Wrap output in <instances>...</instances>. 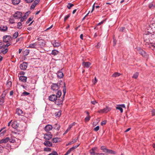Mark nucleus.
I'll list each match as a JSON object with an SVG mask.
<instances>
[{"instance_id":"nucleus-3","label":"nucleus","mask_w":155,"mask_h":155,"mask_svg":"<svg viewBox=\"0 0 155 155\" xmlns=\"http://www.w3.org/2000/svg\"><path fill=\"white\" fill-rule=\"evenodd\" d=\"M37 39L38 40V41L37 42V45L39 47L42 48L45 45L46 42L45 40L42 39H39V38Z\"/></svg>"},{"instance_id":"nucleus-60","label":"nucleus","mask_w":155,"mask_h":155,"mask_svg":"<svg viewBox=\"0 0 155 155\" xmlns=\"http://www.w3.org/2000/svg\"><path fill=\"white\" fill-rule=\"evenodd\" d=\"M40 2V0H35L34 1V3L36 5L38 4Z\"/></svg>"},{"instance_id":"nucleus-58","label":"nucleus","mask_w":155,"mask_h":155,"mask_svg":"<svg viewBox=\"0 0 155 155\" xmlns=\"http://www.w3.org/2000/svg\"><path fill=\"white\" fill-rule=\"evenodd\" d=\"M34 0H25V1L27 3H30L32 2Z\"/></svg>"},{"instance_id":"nucleus-27","label":"nucleus","mask_w":155,"mask_h":155,"mask_svg":"<svg viewBox=\"0 0 155 155\" xmlns=\"http://www.w3.org/2000/svg\"><path fill=\"white\" fill-rule=\"evenodd\" d=\"M53 128L54 129H56L58 130L60 128V126L59 124H56L54 125Z\"/></svg>"},{"instance_id":"nucleus-46","label":"nucleus","mask_w":155,"mask_h":155,"mask_svg":"<svg viewBox=\"0 0 155 155\" xmlns=\"http://www.w3.org/2000/svg\"><path fill=\"white\" fill-rule=\"evenodd\" d=\"M4 102V97H2L0 98V102L1 104H3Z\"/></svg>"},{"instance_id":"nucleus-34","label":"nucleus","mask_w":155,"mask_h":155,"mask_svg":"<svg viewBox=\"0 0 155 155\" xmlns=\"http://www.w3.org/2000/svg\"><path fill=\"white\" fill-rule=\"evenodd\" d=\"M120 75V74L117 72L114 73L112 75V77H116L119 76Z\"/></svg>"},{"instance_id":"nucleus-35","label":"nucleus","mask_w":155,"mask_h":155,"mask_svg":"<svg viewBox=\"0 0 155 155\" xmlns=\"http://www.w3.org/2000/svg\"><path fill=\"white\" fill-rule=\"evenodd\" d=\"M9 23L11 24H13L15 23V20L13 18H10L9 20Z\"/></svg>"},{"instance_id":"nucleus-11","label":"nucleus","mask_w":155,"mask_h":155,"mask_svg":"<svg viewBox=\"0 0 155 155\" xmlns=\"http://www.w3.org/2000/svg\"><path fill=\"white\" fill-rule=\"evenodd\" d=\"M51 43L54 47H58L61 45L60 43L58 41L52 40L51 41Z\"/></svg>"},{"instance_id":"nucleus-36","label":"nucleus","mask_w":155,"mask_h":155,"mask_svg":"<svg viewBox=\"0 0 155 155\" xmlns=\"http://www.w3.org/2000/svg\"><path fill=\"white\" fill-rule=\"evenodd\" d=\"M139 75V73L136 72L134 73L132 76V78L135 79H136Z\"/></svg>"},{"instance_id":"nucleus-52","label":"nucleus","mask_w":155,"mask_h":155,"mask_svg":"<svg viewBox=\"0 0 155 155\" xmlns=\"http://www.w3.org/2000/svg\"><path fill=\"white\" fill-rule=\"evenodd\" d=\"M11 44V42H7V43L5 45V48H7Z\"/></svg>"},{"instance_id":"nucleus-26","label":"nucleus","mask_w":155,"mask_h":155,"mask_svg":"<svg viewBox=\"0 0 155 155\" xmlns=\"http://www.w3.org/2000/svg\"><path fill=\"white\" fill-rule=\"evenodd\" d=\"M146 45H149V47H155V44L153 43H151L150 42H146Z\"/></svg>"},{"instance_id":"nucleus-10","label":"nucleus","mask_w":155,"mask_h":155,"mask_svg":"<svg viewBox=\"0 0 155 155\" xmlns=\"http://www.w3.org/2000/svg\"><path fill=\"white\" fill-rule=\"evenodd\" d=\"M28 65V63L26 62H23L19 66L21 69L22 70H25L27 68Z\"/></svg>"},{"instance_id":"nucleus-37","label":"nucleus","mask_w":155,"mask_h":155,"mask_svg":"<svg viewBox=\"0 0 155 155\" xmlns=\"http://www.w3.org/2000/svg\"><path fill=\"white\" fill-rule=\"evenodd\" d=\"M150 32L151 31H150L147 29V30L145 31V34L146 35H153V34H152Z\"/></svg>"},{"instance_id":"nucleus-55","label":"nucleus","mask_w":155,"mask_h":155,"mask_svg":"<svg viewBox=\"0 0 155 155\" xmlns=\"http://www.w3.org/2000/svg\"><path fill=\"white\" fill-rule=\"evenodd\" d=\"M79 144H78V145H76V146H73V147H72L71 148V149H72V150H73L74 149H75V148H77L79 146Z\"/></svg>"},{"instance_id":"nucleus-29","label":"nucleus","mask_w":155,"mask_h":155,"mask_svg":"<svg viewBox=\"0 0 155 155\" xmlns=\"http://www.w3.org/2000/svg\"><path fill=\"white\" fill-rule=\"evenodd\" d=\"M149 8L151 9L155 7V4L153 2L150 3L149 5Z\"/></svg>"},{"instance_id":"nucleus-51","label":"nucleus","mask_w":155,"mask_h":155,"mask_svg":"<svg viewBox=\"0 0 155 155\" xmlns=\"http://www.w3.org/2000/svg\"><path fill=\"white\" fill-rule=\"evenodd\" d=\"M78 137L77 138H75L74 139H73V140H72V141H71V143H74L76 142L78 140Z\"/></svg>"},{"instance_id":"nucleus-18","label":"nucleus","mask_w":155,"mask_h":155,"mask_svg":"<svg viewBox=\"0 0 155 155\" xmlns=\"http://www.w3.org/2000/svg\"><path fill=\"white\" fill-rule=\"evenodd\" d=\"M57 77L60 78H63L64 74L62 72L60 71H58L57 74Z\"/></svg>"},{"instance_id":"nucleus-7","label":"nucleus","mask_w":155,"mask_h":155,"mask_svg":"<svg viewBox=\"0 0 155 155\" xmlns=\"http://www.w3.org/2000/svg\"><path fill=\"white\" fill-rule=\"evenodd\" d=\"M64 98H57L55 101V103L56 104L58 105L59 106H60L63 104V102L64 100Z\"/></svg>"},{"instance_id":"nucleus-28","label":"nucleus","mask_w":155,"mask_h":155,"mask_svg":"<svg viewBox=\"0 0 155 155\" xmlns=\"http://www.w3.org/2000/svg\"><path fill=\"white\" fill-rule=\"evenodd\" d=\"M12 3L14 5L18 4L20 2V0H12Z\"/></svg>"},{"instance_id":"nucleus-30","label":"nucleus","mask_w":155,"mask_h":155,"mask_svg":"<svg viewBox=\"0 0 155 155\" xmlns=\"http://www.w3.org/2000/svg\"><path fill=\"white\" fill-rule=\"evenodd\" d=\"M30 52L29 49H26L23 52V55L24 56H26L28 55Z\"/></svg>"},{"instance_id":"nucleus-53","label":"nucleus","mask_w":155,"mask_h":155,"mask_svg":"<svg viewBox=\"0 0 155 155\" xmlns=\"http://www.w3.org/2000/svg\"><path fill=\"white\" fill-rule=\"evenodd\" d=\"M99 126H97L94 129V130L95 131H98L99 129Z\"/></svg>"},{"instance_id":"nucleus-42","label":"nucleus","mask_w":155,"mask_h":155,"mask_svg":"<svg viewBox=\"0 0 155 155\" xmlns=\"http://www.w3.org/2000/svg\"><path fill=\"white\" fill-rule=\"evenodd\" d=\"M101 150H103V152H106L107 150V149L105 148L104 146H101Z\"/></svg>"},{"instance_id":"nucleus-62","label":"nucleus","mask_w":155,"mask_h":155,"mask_svg":"<svg viewBox=\"0 0 155 155\" xmlns=\"http://www.w3.org/2000/svg\"><path fill=\"white\" fill-rule=\"evenodd\" d=\"M145 52L144 51H143L142 50L140 51V54L141 55L143 56V54H144Z\"/></svg>"},{"instance_id":"nucleus-14","label":"nucleus","mask_w":155,"mask_h":155,"mask_svg":"<svg viewBox=\"0 0 155 155\" xmlns=\"http://www.w3.org/2000/svg\"><path fill=\"white\" fill-rule=\"evenodd\" d=\"M43 144L47 147H50L52 146L51 142L49 140H45L43 143Z\"/></svg>"},{"instance_id":"nucleus-12","label":"nucleus","mask_w":155,"mask_h":155,"mask_svg":"<svg viewBox=\"0 0 155 155\" xmlns=\"http://www.w3.org/2000/svg\"><path fill=\"white\" fill-rule=\"evenodd\" d=\"M122 108H125V106L124 104H119L117 105L116 109L119 110L120 111L121 113L123 112V109Z\"/></svg>"},{"instance_id":"nucleus-19","label":"nucleus","mask_w":155,"mask_h":155,"mask_svg":"<svg viewBox=\"0 0 155 155\" xmlns=\"http://www.w3.org/2000/svg\"><path fill=\"white\" fill-rule=\"evenodd\" d=\"M8 29V27L6 26L1 25L0 27V30L2 31H5Z\"/></svg>"},{"instance_id":"nucleus-48","label":"nucleus","mask_w":155,"mask_h":155,"mask_svg":"<svg viewBox=\"0 0 155 155\" xmlns=\"http://www.w3.org/2000/svg\"><path fill=\"white\" fill-rule=\"evenodd\" d=\"M7 86V87H10L12 85V82L11 81H8L6 84Z\"/></svg>"},{"instance_id":"nucleus-25","label":"nucleus","mask_w":155,"mask_h":155,"mask_svg":"<svg viewBox=\"0 0 155 155\" xmlns=\"http://www.w3.org/2000/svg\"><path fill=\"white\" fill-rule=\"evenodd\" d=\"M59 52L56 50H53L51 52V54L54 56H55L59 53Z\"/></svg>"},{"instance_id":"nucleus-43","label":"nucleus","mask_w":155,"mask_h":155,"mask_svg":"<svg viewBox=\"0 0 155 155\" xmlns=\"http://www.w3.org/2000/svg\"><path fill=\"white\" fill-rule=\"evenodd\" d=\"M91 117L89 116H87L85 118V120L86 121H89Z\"/></svg>"},{"instance_id":"nucleus-21","label":"nucleus","mask_w":155,"mask_h":155,"mask_svg":"<svg viewBox=\"0 0 155 155\" xmlns=\"http://www.w3.org/2000/svg\"><path fill=\"white\" fill-rule=\"evenodd\" d=\"M37 45H38L37 42H36L34 43L30 44L28 47L31 48H36V46Z\"/></svg>"},{"instance_id":"nucleus-59","label":"nucleus","mask_w":155,"mask_h":155,"mask_svg":"<svg viewBox=\"0 0 155 155\" xmlns=\"http://www.w3.org/2000/svg\"><path fill=\"white\" fill-rule=\"evenodd\" d=\"M75 125V123H73L69 125L68 127V128L71 129V128L72 127V126Z\"/></svg>"},{"instance_id":"nucleus-61","label":"nucleus","mask_w":155,"mask_h":155,"mask_svg":"<svg viewBox=\"0 0 155 155\" xmlns=\"http://www.w3.org/2000/svg\"><path fill=\"white\" fill-rule=\"evenodd\" d=\"M106 123V121L105 120L103 121L101 123V125H105Z\"/></svg>"},{"instance_id":"nucleus-31","label":"nucleus","mask_w":155,"mask_h":155,"mask_svg":"<svg viewBox=\"0 0 155 155\" xmlns=\"http://www.w3.org/2000/svg\"><path fill=\"white\" fill-rule=\"evenodd\" d=\"M106 152L107 153H110V154H115L116 153L115 151H114L112 150H109V149H108L107 150Z\"/></svg>"},{"instance_id":"nucleus-1","label":"nucleus","mask_w":155,"mask_h":155,"mask_svg":"<svg viewBox=\"0 0 155 155\" xmlns=\"http://www.w3.org/2000/svg\"><path fill=\"white\" fill-rule=\"evenodd\" d=\"M61 95V90L58 91L56 94H52L49 97V100L52 101H54L57 98H59Z\"/></svg>"},{"instance_id":"nucleus-2","label":"nucleus","mask_w":155,"mask_h":155,"mask_svg":"<svg viewBox=\"0 0 155 155\" xmlns=\"http://www.w3.org/2000/svg\"><path fill=\"white\" fill-rule=\"evenodd\" d=\"M8 51L7 48H5V45L2 42H0V53H2L3 54H6Z\"/></svg>"},{"instance_id":"nucleus-15","label":"nucleus","mask_w":155,"mask_h":155,"mask_svg":"<svg viewBox=\"0 0 155 155\" xmlns=\"http://www.w3.org/2000/svg\"><path fill=\"white\" fill-rule=\"evenodd\" d=\"M27 79V77L25 76H20L19 78V80L22 82H26Z\"/></svg>"},{"instance_id":"nucleus-49","label":"nucleus","mask_w":155,"mask_h":155,"mask_svg":"<svg viewBox=\"0 0 155 155\" xmlns=\"http://www.w3.org/2000/svg\"><path fill=\"white\" fill-rule=\"evenodd\" d=\"M36 5H36L33 2L30 8L31 9H34L35 8Z\"/></svg>"},{"instance_id":"nucleus-16","label":"nucleus","mask_w":155,"mask_h":155,"mask_svg":"<svg viewBox=\"0 0 155 155\" xmlns=\"http://www.w3.org/2000/svg\"><path fill=\"white\" fill-rule=\"evenodd\" d=\"M82 65L84 66V68H88L91 65V63L88 62H83Z\"/></svg>"},{"instance_id":"nucleus-63","label":"nucleus","mask_w":155,"mask_h":155,"mask_svg":"<svg viewBox=\"0 0 155 155\" xmlns=\"http://www.w3.org/2000/svg\"><path fill=\"white\" fill-rule=\"evenodd\" d=\"M124 27H122L120 28V31H121L123 32L124 31Z\"/></svg>"},{"instance_id":"nucleus-4","label":"nucleus","mask_w":155,"mask_h":155,"mask_svg":"<svg viewBox=\"0 0 155 155\" xmlns=\"http://www.w3.org/2000/svg\"><path fill=\"white\" fill-rule=\"evenodd\" d=\"M60 86V84L58 83L57 84H53L51 85V88L53 91H58Z\"/></svg>"},{"instance_id":"nucleus-20","label":"nucleus","mask_w":155,"mask_h":155,"mask_svg":"<svg viewBox=\"0 0 155 155\" xmlns=\"http://www.w3.org/2000/svg\"><path fill=\"white\" fill-rule=\"evenodd\" d=\"M9 138L7 137L3 139L0 140V143H6L9 141Z\"/></svg>"},{"instance_id":"nucleus-6","label":"nucleus","mask_w":155,"mask_h":155,"mask_svg":"<svg viewBox=\"0 0 155 155\" xmlns=\"http://www.w3.org/2000/svg\"><path fill=\"white\" fill-rule=\"evenodd\" d=\"M22 13L20 12H15L13 15V17L16 19H20L22 16Z\"/></svg>"},{"instance_id":"nucleus-32","label":"nucleus","mask_w":155,"mask_h":155,"mask_svg":"<svg viewBox=\"0 0 155 155\" xmlns=\"http://www.w3.org/2000/svg\"><path fill=\"white\" fill-rule=\"evenodd\" d=\"M64 86L63 87V97H64L66 93V87L65 86V84L64 82Z\"/></svg>"},{"instance_id":"nucleus-24","label":"nucleus","mask_w":155,"mask_h":155,"mask_svg":"<svg viewBox=\"0 0 155 155\" xmlns=\"http://www.w3.org/2000/svg\"><path fill=\"white\" fill-rule=\"evenodd\" d=\"M16 113L19 115H21L23 114L22 110L20 109H17L16 111Z\"/></svg>"},{"instance_id":"nucleus-17","label":"nucleus","mask_w":155,"mask_h":155,"mask_svg":"<svg viewBox=\"0 0 155 155\" xmlns=\"http://www.w3.org/2000/svg\"><path fill=\"white\" fill-rule=\"evenodd\" d=\"M28 12H26L25 13V15L23 16V17H21L20 18V21L21 22H23L24 20L27 18L28 16Z\"/></svg>"},{"instance_id":"nucleus-22","label":"nucleus","mask_w":155,"mask_h":155,"mask_svg":"<svg viewBox=\"0 0 155 155\" xmlns=\"http://www.w3.org/2000/svg\"><path fill=\"white\" fill-rule=\"evenodd\" d=\"M97 149L96 147H93L90 151V153L91 155H97V153H95L94 150Z\"/></svg>"},{"instance_id":"nucleus-44","label":"nucleus","mask_w":155,"mask_h":155,"mask_svg":"<svg viewBox=\"0 0 155 155\" xmlns=\"http://www.w3.org/2000/svg\"><path fill=\"white\" fill-rule=\"evenodd\" d=\"M51 150V148L48 147H45L44 149V150L46 151H50Z\"/></svg>"},{"instance_id":"nucleus-33","label":"nucleus","mask_w":155,"mask_h":155,"mask_svg":"<svg viewBox=\"0 0 155 155\" xmlns=\"http://www.w3.org/2000/svg\"><path fill=\"white\" fill-rule=\"evenodd\" d=\"M61 114V111H59L55 112L54 114L56 117H59L60 116Z\"/></svg>"},{"instance_id":"nucleus-45","label":"nucleus","mask_w":155,"mask_h":155,"mask_svg":"<svg viewBox=\"0 0 155 155\" xmlns=\"http://www.w3.org/2000/svg\"><path fill=\"white\" fill-rule=\"evenodd\" d=\"M33 19V18L32 17H31L29 18L28 20L26 21V24L29 23L30 21H32Z\"/></svg>"},{"instance_id":"nucleus-5","label":"nucleus","mask_w":155,"mask_h":155,"mask_svg":"<svg viewBox=\"0 0 155 155\" xmlns=\"http://www.w3.org/2000/svg\"><path fill=\"white\" fill-rule=\"evenodd\" d=\"M44 138L45 140H49L52 137V135L50 132H47L44 134Z\"/></svg>"},{"instance_id":"nucleus-47","label":"nucleus","mask_w":155,"mask_h":155,"mask_svg":"<svg viewBox=\"0 0 155 155\" xmlns=\"http://www.w3.org/2000/svg\"><path fill=\"white\" fill-rule=\"evenodd\" d=\"M48 155H58V154L56 151H54Z\"/></svg>"},{"instance_id":"nucleus-56","label":"nucleus","mask_w":155,"mask_h":155,"mask_svg":"<svg viewBox=\"0 0 155 155\" xmlns=\"http://www.w3.org/2000/svg\"><path fill=\"white\" fill-rule=\"evenodd\" d=\"M70 17L69 15H66L64 18V21H65L66 20H67Z\"/></svg>"},{"instance_id":"nucleus-54","label":"nucleus","mask_w":155,"mask_h":155,"mask_svg":"<svg viewBox=\"0 0 155 155\" xmlns=\"http://www.w3.org/2000/svg\"><path fill=\"white\" fill-rule=\"evenodd\" d=\"M9 141L11 143H14L15 142V140L12 139H10L9 138Z\"/></svg>"},{"instance_id":"nucleus-41","label":"nucleus","mask_w":155,"mask_h":155,"mask_svg":"<svg viewBox=\"0 0 155 155\" xmlns=\"http://www.w3.org/2000/svg\"><path fill=\"white\" fill-rule=\"evenodd\" d=\"M21 22H18V23L17 24V28L19 29H21L22 28V27H21Z\"/></svg>"},{"instance_id":"nucleus-57","label":"nucleus","mask_w":155,"mask_h":155,"mask_svg":"<svg viewBox=\"0 0 155 155\" xmlns=\"http://www.w3.org/2000/svg\"><path fill=\"white\" fill-rule=\"evenodd\" d=\"M152 114L153 116L155 115V109H153L152 111Z\"/></svg>"},{"instance_id":"nucleus-50","label":"nucleus","mask_w":155,"mask_h":155,"mask_svg":"<svg viewBox=\"0 0 155 155\" xmlns=\"http://www.w3.org/2000/svg\"><path fill=\"white\" fill-rule=\"evenodd\" d=\"M30 94L29 93L26 91H24L22 93V94L24 96H27L28 95Z\"/></svg>"},{"instance_id":"nucleus-8","label":"nucleus","mask_w":155,"mask_h":155,"mask_svg":"<svg viewBox=\"0 0 155 155\" xmlns=\"http://www.w3.org/2000/svg\"><path fill=\"white\" fill-rule=\"evenodd\" d=\"M110 108L107 106H106L105 108L99 110L98 112L100 113H106L110 111Z\"/></svg>"},{"instance_id":"nucleus-40","label":"nucleus","mask_w":155,"mask_h":155,"mask_svg":"<svg viewBox=\"0 0 155 155\" xmlns=\"http://www.w3.org/2000/svg\"><path fill=\"white\" fill-rule=\"evenodd\" d=\"M147 30H149L150 31H151V32L152 34L153 35V30L152 29V28L150 26H149V27H148L147 28Z\"/></svg>"},{"instance_id":"nucleus-23","label":"nucleus","mask_w":155,"mask_h":155,"mask_svg":"<svg viewBox=\"0 0 155 155\" xmlns=\"http://www.w3.org/2000/svg\"><path fill=\"white\" fill-rule=\"evenodd\" d=\"M60 139V138L55 137L53 138L52 141V142L54 143H56L60 141V140H59Z\"/></svg>"},{"instance_id":"nucleus-13","label":"nucleus","mask_w":155,"mask_h":155,"mask_svg":"<svg viewBox=\"0 0 155 155\" xmlns=\"http://www.w3.org/2000/svg\"><path fill=\"white\" fill-rule=\"evenodd\" d=\"M53 128L52 126L50 124H48L46 125L44 129L47 132H49Z\"/></svg>"},{"instance_id":"nucleus-39","label":"nucleus","mask_w":155,"mask_h":155,"mask_svg":"<svg viewBox=\"0 0 155 155\" xmlns=\"http://www.w3.org/2000/svg\"><path fill=\"white\" fill-rule=\"evenodd\" d=\"M74 5L73 4H71V3H69L68 4V5H67V8L69 9H71V8L72 6H74Z\"/></svg>"},{"instance_id":"nucleus-9","label":"nucleus","mask_w":155,"mask_h":155,"mask_svg":"<svg viewBox=\"0 0 155 155\" xmlns=\"http://www.w3.org/2000/svg\"><path fill=\"white\" fill-rule=\"evenodd\" d=\"M12 39V37L10 35L4 36L3 37V41L5 43L11 42Z\"/></svg>"},{"instance_id":"nucleus-38","label":"nucleus","mask_w":155,"mask_h":155,"mask_svg":"<svg viewBox=\"0 0 155 155\" xmlns=\"http://www.w3.org/2000/svg\"><path fill=\"white\" fill-rule=\"evenodd\" d=\"M18 32H15L13 35V38H16L18 36Z\"/></svg>"},{"instance_id":"nucleus-64","label":"nucleus","mask_w":155,"mask_h":155,"mask_svg":"<svg viewBox=\"0 0 155 155\" xmlns=\"http://www.w3.org/2000/svg\"><path fill=\"white\" fill-rule=\"evenodd\" d=\"M72 149H71V148H70V149H69L67 151V152L68 154H69L70 152L72 151Z\"/></svg>"}]
</instances>
